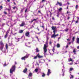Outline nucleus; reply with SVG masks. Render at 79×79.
I'll list each match as a JSON object with an SVG mask.
<instances>
[{
  "label": "nucleus",
  "mask_w": 79,
  "mask_h": 79,
  "mask_svg": "<svg viewBox=\"0 0 79 79\" xmlns=\"http://www.w3.org/2000/svg\"><path fill=\"white\" fill-rule=\"evenodd\" d=\"M67 4L68 5H69L70 3L69 2H67Z\"/></svg>",
  "instance_id": "60"
},
{
  "label": "nucleus",
  "mask_w": 79,
  "mask_h": 79,
  "mask_svg": "<svg viewBox=\"0 0 79 79\" xmlns=\"http://www.w3.org/2000/svg\"><path fill=\"white\" fill-rule=\"evenodd\" d=\"M69 64H70V65H71L72 64H73V63H70Z\"/></svg>",
  "instance_id": "47"
},
{
  "label": "nucleus",
  "mask_w": 79,
  "mask_h": 79,
  "mask_svg": "<svg viewBox=\"0 0 79 79\" xmlns=\"http://www.w3.org/2000/svg\"><path fill=\"white\" fill-rule=\"evenodd\" d=\"M15 68L16 66H15V65L12 66V68L10 70V74H13V73L15 72Z\"/></svg>",
  "instance_id": "2"
},
{
  "label": "nucleus",
  "mask_w": 79,
  "mask_h": 79,
  "mask_svg": "<svg viewBox=\"0 0 79 79\" xmlns=\"http://www.w3.org/2000/svg\"><path fill=\"white\" fill-rule=\"evenodd\" d=\"M39 63H41V61L40 60H39Z\"/></svg>",
  "instance_id": "49"
},
{
  "label": "nucleus",
  "mask_w": 79,
  "mask_h": 79,
  "mask_svg": "<svg viewBox=\"0 0 79 79\" xmlns=\"http://www.w3.org/2000/svg\"><path fill=\"white\" fill-rule=\"evenodd\" d=\"M15 8H16L17 9V7L15 6L13 8V9H15Z\"/></svg>",
  "instance_id": "44"
},
{
  "label": "nucleus",
  "mask_w": 79,
  "mask_h": 79,
  "mask_svg": "<svg viewBox=\"0 0 79 79\" xmlns=\"http://www.w3.org/2000/svg\"><path fill=\"white\" fill-rule=\"evenodd\" d=\"M23 32V30H20L19 31V33H22Z\"/></svg>",
  "instance_id": "31"
},
{
  "label": "nucleus",
  "mask_w": 79,
  "mask_h": 79,
  "mask_svg": "<svg viewBox=\"0 0 79 79\" xmlns=\"http://www.w3.org/2000/svg\"><path fill=\"white\" fill-rule=\"evenodd\" d=\"M4 66H6V62H5L4 64H3Z\"/></svg>",
  "instance_id": "37"
},
{
  "label": "nucleus",
  "mask_w": 79,
  "mask_h": 79,
  "mask_svg": "<svg viewBox=\"0 0 79 79\" xmlns=\"http://www.w3.org/2000/svg\"><path fill=\"white\" fill-rule=\"evenodd\" d=\"M70 18V17H68L67 19H69Z\"/></svg>",
  "instance_id": "55"
},
{
  "label": "nucleus",
  "mask_w": 79,
  "mask_h": 79,
  "mask_svg": "<svg viewBox=\"0 0 79 79\" xmlns=\"http://www.w3.org/2000/svg\"><path fill=\"white\" fill-rule=\"evenodd\" d=\"M77 7H78V6L77 5L76 6L75 8L76 9H77Z\"/></svg>",
  "instance_id": "39"
},
{
  "label": "nucleus",
  "mask_w": 79,
  "mask_h": 79,
  "mask_svg": "<svg viewBox=\"0 0 79 79\" xmlns=\"http://www.w3.org/2000/svg\"><path fill=\"white\" fill-rule=\"evenodd\" d=\"M27 69L26 68L24 70H23V73H26V71H27Z\"/></svg>",
  "instance_id": "25"
},
{
  "label": "nucleus",
  "mask_w": 79,
  "mask_h": 79,
  "mask_svg": "<svg viewBox=\"0 0 79 79\" xmlns=\"http://www.w3.org/2000/svg\"><path fill=\"white\" fill-rule=\"evenodd\" d=\"M57 48H59V47H60V45L59 44H57L56 45Z\"/></svg>",
  "instance_id": "22"
},
{
  "label": "nucleus",
  "mask_w": 79,
  "mask_h": 79,
  "mask_svg": "<svg viewBox=\"0 0 79 79\" xmlns=\"http://www.w3.org/2000/svg\"><path fill=\"white\" fill-rule=\"evenodd\" d=\"M62 72H63V73L62 74V76H64V72L65 71H64V66H63V68H62Z\"/></svg>",
  "instance_id": "8"
},
{
  "label": "nucleus",
  "mask_w": 79,
  "mask_h": 79,
  "mask_svg": "<svg viewBox=\"0 0 79 79\" xmlns=\"http://www.w3.org/2000/svg\"><path fill=\"white\" fill-rule=\"evenodd\" d=\"M38 12L39 13H40V14H42V13L40 12V10L38 11Z\"/></svg>",
  "instance_id": "46"
},
{
  "label": "nucleus",
  "mask_w": 79,
  "mask_h": 79,
  "mask_svg": "<svg viewBox=\"0 0 79 79\" xmlns=\"http://www.w3.org/2000/svg\"><path fill=\"white\" fill-rule=\"evenodd\" d=\"M50 74H51V71L50 69H48L47 75L49 76Z\"/></svg>",
  "instance_id": "7"
},
{
  "label": "nucleus",
  "mask_w": 79,
  "mask_h": 79,
  "mask_svg": "<svg viewBox=\"0 0 79 79\" xmlns=\"http://www.w3.org/2000/svg\"><path fill=\"white\" fill-rule=\"evenodd\" d=\"M8 31L6 32V35H5L4 38L6 39L7 36H8Z\"/></svg>",
  "instance_id": "14"
},
{
  "label": "nucleus",
  "mask_w": 79,
  "mask_h": 79,
  "mask_svg": "<svg viewBox=\"0 0 79 79\" xmlns=\"http://www.w3.org/2000/svg\"><path fill=\"white\" fill-rule=\"evenodd\" d=\"M0 7L1 9H2L3 8V7H2V6H0Z\"/></svg>",
  "instance_id": "43"
},
{
  "label": "nucleus",
  "mask_w": 79,
  "mask_h": 79,
  "mask_svg": "<svg viewBox=\"0 0 79 79\" xmlns=\"http://www.w3.org/2000/svg\"><path fill=\"white\" fill-rule=\"evenodd\" d=\"M7 10H8L9 12H10V10H11V6H10L9 8L7 9Z\"/></svg>",
  "instance_id": "24"
},
{
  "label": "nucleus",
  "mask_w": 79,
  "mask_h": 79,
  "mask_svg": "<svg viewBox=\"0 0 79 79\" xmlns=\"http://www.w3.org/2000/svg\"><path fill=\"white\" fill-rule=\"evenodd\" d=\"M59 5L60 6H61L62 5V3L61 2H57V3L56 4V5Z\"/></svg>",
  "instance_id": "12"
},
{
  "label": "nucleus",
  "mask_w": 79,
  "mask_h": 79,
  "mask_svg": "<svg viewBox=\"0 0 79 79\" xmlns=\"http://www.w3.org/2000/svg\"><path fill=\"white\" fill-rule=\"evenodd\" d=\"M65 31H66V32H67L68 31V29H67L65 30Z\"/></svg>",
  "instance_id": "42"
},
{
  "label": "nucleus",
  "mask_w": 79,
  "mask_h": 79,
  "mask_svg": "<svg viewBox=\"0 0 79 79\" xmlns=\"http://www.w3.org/2000/svg\"><path fill=\"white\" fill-rule=\"evenodd\" d=\"M32 73H29L28 77H32Z\"/></svg>",
  "instance_id": "11"
},
{
  "label": "nucleus",
  "mask_w": 79,
  "mask_h": 79,
  "mask_svg": "<svg viewBox=\"0 0 79 79\" xmlns=\"http://www.w3.org/2000/svg\"><path fill=\"white\" fill-rule=\"evenodd\" d=\"M37 56L39 58H43L44 56H40L39 55V53H38L37 55Z\"/></svg>",
  "instance_id": "9"
},
{
  "label": "nucleus",
  "mask_w": 79,
  "mask_h": 79,
  "mask_svg": "<svg viewBox=\"0 0 79 79\" xmlns=\"http://www.w3.org/2000/svg\"><path fill=\"white\" fill-rule=\"evenodd\" d=\"M68 13H70V12H69L68 11H67V14H68Z\"/></svg>",
  "instance_id": "45"
},
{
  "label": "nucleus",
  "mask_w": 79,
  "mask_h": 79,
  "mask_svg": "<svg viewBox=\"0 0 79 79\" xmlns=\"http://www.w3.org/2000/svg\"><path fill=\"white\" fill-rule=\"evenodd\" d=\"M72 61V62H73V59H71V58H70L69 59V61Z\"/></svg>",
  "instance_id": "19"
},
{
  "label": "nucleus",
  "mask_w": 79,
  "mask_h": 79,
  "mask_svg": "<svg viewBox=\"0 0 79 79\" xmlns=\"http://www.w3.org/2000/svg\"><path fill=\"white\" fill-rule=\"evenodd\" d=\"M68 45H67L66 46V48H68Z\"/></svg>",
  "instance_id": "53"
},
{
  "label": "nucleus",
  "mask_w": 79,
  "mask_h": 79,
  "mask_svg": "<svg viewBox=\"0 0 79 79\" xmlns=\"http://www.w3.org/2000/svg\"><path fill=\"white\" fill-rule=\"evenodd\" d=\"M25 25V23H24V22H23L20 25V26L21 27H22L23 26H24Z\"/></svg>",
  "instance_id": "13"
},
{
  "label": "nucleus",
  "mask_w": 79,
  "mask_h": 79,
  "mask_svg": "<svg viewBox=\"0 0 79 79\" xmlns=\"http://www.w3.org/2000/svg\"><path fill=\"white\" fill-rule=\"evenodd\" d=\"M37 56H36L34 57V59H37Z\"/></svg>",
  "instance_id": "34"
},
{
  "label": "nucleus",
  "mask_w": 79,
  "mask_h": 79,
  "mask_svg": "<svg viewBox=\"0 0 79 79\" xmlns=\"http://www.w3.org/2000/svg\"><path fill=\"white\" fill-rule=\"evenodd\" d=\"M78 20L76 22V23H77L79 22V17H77Z\"/></svg>",
  "instance_id": "30"
},
{
  "label": "nucleus",
  "mask_w": 79,
  "mask_h": 79,
  "mask_svg": "<svg viewBox=\"0 0 79 79\" xmlns=\"http://www.w3.org/2000/svg\"><path fill=\"white\" fill-rule=\"evenodd\" d=\"M36 52H39V50L38 48H36Z\"/></svg>",
  "instance_id": "29"
},
{
  "label": "nucleus",
  "mask_w": 79,
  "mask_h": 79,
  "mask_svg": "<svg viewBox=\"0 0 79 79\" xmlns=\"http://www.w3.org/2000/svg\"><path fill=\"white\" fill-rule=\"evenodd\" d=\"M48 41H46V44L44 45V55L45 56V55H46V52H47V48L48 47Z\"/></svg>",
  "instance_id": "1"
},
{
  "label": "nucleus",
  "mask_w": 79,
  "mask_h": 79,
  "mask_svg": "<svg viewBox=\"0 0 79 79\" xmlns=\"http://www.w3.org/2000/svg\"><path fill=\"white\" fill-rule=\"evenodd\" d=\"M48 39H49V38L48 37H47V41H48Z\"/></svg>",
  "instance_id": "41"
},
{
  "label": "nucleus",
  "mask_w": 79,
  "mask_h": 79,
  "mask_svg": "<svg viewBox=\"0 0 79 79\" xmlns=\"http://www.w3.org/2000/svg\"><path fill=\"white\" fill-rule=\"evenodd\" d=\"M29 10L27 8L25 11V13H26V12H28V11H29Z\"/></svg>",
  "instance_id": "18"
},
{
  "label": "nucleus",
  "mask_w": 79,
  "mask_h": 79,
  "mask_svg": "<svg viewBox=\"0 0 79 79\" xmlns=\"http://www.w3.org/2000/svg\"><path fill=\"white\" fill-rule=\"evenodd\" d=\"M75 39V38L74 37H73V42L74 40V39Z\"/></svg>",
  "instance_id": "33"
},
{
  "label": "nucleus",
  "mask_w": 79,
  "mask_h": 79,
  "mask_svg": "<svg viewBox=\"0 0 79 79\" xmlns=\"http://www.w3.org/2000/svg\"><path fill=\"white\" fill-rule=\"evenodd\" d=\"M40 33H41V32H40V33H38L37 34H40Z\"/></svg>",
  "instance_id": "56"
},
{
  "label": "nucleus",
  "mask_w": 79,
  "mask_h": 79,
  "mask_svg": "<svg viewBox=\"0 0 79 79\" xmlns=\"http://www.w3.org/2000/svg\"><path fill=\"white\" fill-rule=\"evenodd\" d=\"M73 53H75L76 52V49L74 48H73Z\"/></svg>",
  "instance_id": "23"
},
{
  "label": "nucleus",
  "mask_w": 79,
  "mask_h": 79,
  "mask_svg": "<svg viewBox=\"0 0 79 79\" xmlns=\"http://www.w3.org/2000/svg\"><path fill=\"white\" fill-rule=\"evenodd\" d=\"M45 74L43 73V74L42 75V77H44L45 76Z\"/></svg>",
  "instance_id": "40"
},
{
  "label": "nucleus",
  "mask_w": 79,
  "mask_h": 79,
  "mask_svg": "<svg viewBox=\"0 0 79 79\" xmlns=\"http://www.w3.org/2000/svg\"><path fill=\"white\" fill-rule=\"evenodd\" d=\"M4 14H5V15H6V14H7V13L6 12H4Z\"/></svg>",
  "instance_id": "48"
},
{
  "label": "nucleus",
  "mask_w": 79,
  "mask_h": 79,
  "mask_svg": "<svg viewBox=\"0 0 79 79\" xmlns=\"http://www.w3.org/2000/svg\"><path fill=\"white\" fill-rule=\"evenodd\" d=\"M52 19L53 20H55V18H54V17H52Z\"/></svg>",
  "instance_id": "51"
},
{
  "label": "nucleus",
  "mask_w": 79,
  "mask_h": 79,
  "mask_svg": "<svg viewBox=\"0 0 79 79\" xmlns=\"http://www.w3.org/2000/svg\"><path fill=\"white\" fill-rule=\"evenodd\" d=\"M68 7H69L68 6H67V10H68Z\"/></svg>",
  "instance_id": "58"
},
{
  "label": "nucleus",
  "mask_w": 79,
  "mask_h": 79,
  "mask_svg": "<svg viewBox=\"0 0 79 79\" xmlns=\"http://www.w3.org/2000/svg\"><path fill=\"white\" fill-rule=\"evenodd\" d=\"M36 38H37V39L38 40H39V38H38V37L36 36Z\"/></svg>",
  "instance_id": "54"
},
{
  "label": "nucleus",
  "mask_w": 79,
  "mask_h": 79,
  "mask_svg": "<svg viewBox=\"0 0 79 79\" xmlns=\"http://www.w3.org/2000/svg\"><path fill=\"white\" fill-rule=\"evenodd\" d=\"M71 44V42L69 43L68 44L69 45H70V44Z\"/></svg>",
  "instance_id": "50"
},
{
  "label": "nucleus",
  "mask_w": 79,
  "mask_h": 79,
  "mask_svg": "<svg viewBox=\"0 0 79 79\" xmlns=\"http://www.w3.org/2000/svg\"><path fill=\"white\" fill-rule=\"evenodd\" d=\"M35 72L37 73V71H38V69H35Z\"/></svg>",
  "instance_id": "35"
},
{
  "label": "nucleus",
  "mask_w": 79,
  "mask_h": 79,
  "mask_svg": "<svg viewBox=\"0 0 79 79\" xmlns=\"http://www.w3.org/2000/svg\"><path fill=\"white\" fill-rule=\"evenodd\" d=\"M17 64V63L16 61L15 62V64Z\"/></svg>",
  "instance_id": "57"
},
{
  "label": "nucleus",
  "mask_w": 79,
  "mask_h": 79,
  "mask_svg": "<svg viewBox=\"0 0 79 79\" xmlns=\"http://www.w3.org/2000/svg\"><path fill=\"white\" fill-rule=\"evenodd\" d=\"M52 51L53 52V53L52 54L50 53V55H53L54 53H56V52H56V50H55V46L53 47Z\"/></svg>",
  "instance_id": "3"
},
{
  "label": "nucleus",
  "mask_w": 79,
  "mask_h": 79,
  "mask_svg": "<svg viewBox=\"0 0 79 79\" xmlns=\"http://www.w3.org/2000/svg\"><path fill=\"white\" fill-rule=\"evenodd\" d=\"M42 27H43V28L44 29V26H42Z\"/></svg>",
  "instance_id": "61"
},
{
  "label": "nucleus",
  "mask_w": 79,
  "mask_h": 79,
  "mask_svg": "<svg viewBox=\"0 0 79 79\" xmlns=\"http://www.w3.org/2000/svg\"><path fill=\"white\" fill-rule=\"evenodd\" d=\"M44 0H42V2H44Z\"/></svg>",
  "instance_id": "64"
},
{
  "label": "nucleus",
  "mask_w": 79,
  "mask_h": 79,
  "mask_svg": "<svg viewBox=\"0 0 79 79\" xmlns=\"http://www.w3.org/2000/svg\"><path fill=\"white\" fill-rule=\"evenodd\" d=\"M52 42H51V41L50 40V42H49V44L50 45H52Z\"/></svg>",
  "instance_id": "36"
},
{
  "label": "nucleus",
  "mask_w": 79,
  "mask_h": 79,
  "mask_svg": "<svg viewBox=\"0 0 79 79\" xmlns=\"http://www.w3.org/2000/svg\"><path fill=\"white\" fill-rule=\"evenodd\" d=\"M52 30H56V27H52Z\"/></svg>",
  "instance_id": "16"
},
{
  "label": "nucleus",
  "mask_w": 79,
  "mask_h": 79,
  "mask_svg": "<svg viewBox=\"0 0 79 79\" xmlns=\"http://www.w3.org/2000/svg\"><path fill=\"white\" fill-rule=\"evenodd\" d=\"M7 2H10V0H7Z\"/></svg>",
  "instance_id": "63"
},
{
  "label": "nucleus",
  "mask_w": 79,
  "mask_h": 79,
  "mask_svg": "<svg viewBox=\"0 0 79 79\" xmlns=\"http://www.w3.org/2000/svg\"><path fill=\"white\" fill-rule=\"evenodd\" d=\"M6 49H8V44H6Z\"/></svg>",
  "instance_id": "28"
},
{
  "label": "nucleus",
  "mask_w": 79,
  "mask_h": 79,
  "mask_svg": "<svg viewBox=\"0 0 79 79\" xmlns=\"http://www.w3.org/2000/svg\"><path fill=\"white\" fill-rule=\"evenodd\" d=\"M38 19V18H37L36 19H33V20H32L31 21V22L29 21V23H32V22H33L34 21H36V20H37V19Z\"/></svg>",
  "instance_id": "10"
},
{
  "label": "nucleus",
  "mask_w": 79,
  "mask_h": 79,
  "mask_svg": "<svg viewBox=\"0 0 79 79\" xmlns=\"http://www.w3.org/2000/svg\"><path fill=\"white\" fill-rule=\"evenodd\" d=\"M72 70H73V68H71L70 69L69 71H72Z\"/></svg>",
  "instance_id": "26"
},
{
  "label": "nucleus",
  "mask_w": 79,
  "mask_h": 79,
  "mask_svg": "<svg viewBox=\"0 0 79 79\" xmlns=\"http://www.w3.org/2000/svg\"><path fill=\"white\" fill-rule=\"evenodd\" d=\"M62 10V8H60L59 9H58V10L59 11H60L61 10Z\"/></svg>",
  "instance_id": "32"
},
{
  "label": "nucleus",
  "mask_w": 79,
  "mask_h": 79,
  "mask_svg": "<svg viewBox=\"0 0 79 79\" xmlns=\"http://www.w3.org/2000/svg\"><path fill=\"white\" fill-rule=\"evenodd\" d=\"M15 39H16V40H16V42H19V38H15Z\"/></svg>",
  "instance_id": "27"
},
{
  "label": "nucleus",
  "mask_w": 79,
  "mask_h": 79,
  "mask_svg": "<svg viewBox=\"0 0 79 79\" xmlns=\"http://www.w3.org/2000/svg\"><path fill=\"white\" fill-rule=\"evenodd\" d=\"M71 40V39H67V40H68L69 41V40Z\"/></svg>",
  "instance_id": "52"
},
{
  "label": "nucleus",
  "mask_w": 79,
  "mask_h": 79,
  "mask_svg": "<svg viewBox=\"0 0 79 79\" xmlns=\"http://www.w3.org/2000/svg\"><path fill=\"white\" fill-rule=\"evenodd\" d=\"M58 35V34L55 35V33H54L53 35H52L51 36V38H55Z\"/></svg>",
  "instance_id": "4"
},
{
  "label": "nucleus",
  "mask_w": 79,
  "mask_h": 79,
  "mask_svg": "<svg viewBox=\"0 0 79 79\" xmlns=\"http://www.w3.org/2000/svg\"><path fill=\"white\" fill-rule=\"evenodd\" d=\"M27 58H28V55H27L26 56L22 57L21 59L22 60H25V59Z\"/></svg>",
  "instance_id": "6"
},
{
  "label": "nucleus",
  "mask_w": 79,
  "mask_h": 79,
  "mask_svg": "<svg viewBox=\"0 0 79 79\" xmlns=\"http://www.w3.org/2000/svg\"><path fill=\"white\" fill-rule=\"evenodd\" d=\"M25 35L27 36V37H30V35H29V31L26 32L25 33Z\"/></svg>",
  "instance_id": "5"
},
{
  "label": "nucleus",
  "mask_w": 79,
  "mask_h": 79,
  "mask_svg": "<svg viewBox=\"0 0 79 79\" xmlns=\"http://www.w3.org/2000/svg\"><path fill=\"white\" fill-rule=\"evenodd\" d=\"M77 43L79 44V38H77Z\"/></svg>",
  "instance_id": "17"
},
{
  "label": "nucleus",
  "mask_w": 79,
  "mask_h": 79,
  "mask_svg": "<svg viewBox=\"0 0 79 79\" xmlns=\"http://www.w3.org/2000/svg\"><path fill=\"white\" fill-rule=\"evenodd\" d=\"M74 55H76V52H74Z\"/></svg>",
  "instance_id": "59"
},
{
  "label": "nucleus",
  "mask_w": 79,
  "mask_h": 79,
  "mask_svg": "<svg viewBox=\"0 0 79 79\" xmlns=\"http://www.w3.org/2000/svg\"><path fill=\"white\" fill-rule=\"evenodd\" d=\"M0 45H2V46H4V44L3 43V42H2V41H1L0 42Z\"/></svg>",
  "instance_id": "15"
},
{
  "label": "nucleus",
  "mask_w": 79,
  "mask_h": 79,
  "mask_svg": "<svg viewBox=\"0 0 79 79\" xmlns=\"http://www.w3.org/2000/svg\"><path fill=\"white\" fill-rule=\"evenodd\" d=\"M73 77H74V76H73V75H71V74H70V79L73 78Z\"/></svg>",
  "instance_id": "21"
},
{
  "label": "nucleus",
  "mask_w": 79,
  "mask_h": 79,
  "mask_svg": "<svg viewBox=\"0 0 79 79\" xmlns=\"http://www.w3.org/2000/svg\"><path fill=\"white\" fill-rule=\"evenodd\" d=\"M3 46H2V47H1L0 48V49L2 51V50L3 49Z\"/></svg>",
  "instance_id": "20"
},
{
  "label": "nucleus",
  "mask_w": 79,
  "mask_h": 79,
  "mask_svg": "<svg viewBox=\"0 0 79 79\" xmlns=\"http://www.w3.org/2000/svg\"><path fill=\"white\" fill-rule=\"evenodd\" d=\"M56 32V30H53V32L54 34H55Z\"/></svg>",
  "instance_id": "38"
},
{
  "label": "nucleus",
  "mask_w": 79,
  "mask_h": 79,
  "mask_svg": "<svg viewBox=\"0 0 79 79\" xmlns=\"http://www.w3.org/2000/svg\"><path fill=\"white\" fill-rule=\"evenodd\" d=\"M77 48L78 49H79V46H77Z\"/></svg>",
  "instance_id": "62"
}]
</instances>
